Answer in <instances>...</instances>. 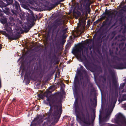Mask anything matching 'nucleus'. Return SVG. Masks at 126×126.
Returning a JSON list of instances; mask_svg holds the SVG:
<instances>
[{"label":"nucleus","instance_id":"nucleus-1","mask_svg":"<svg viewBox=\"0 0 126 126\" xmlns=\"http://www.w3.org/2000/svg\"><path fill=\"white\" fill-rule=\"evenodd\" d=\"M62 96L60 93H56L50 99L47 98L50 108L47 113V120L44 122V125L51 126V124L53 122L57 123L59 121L62 112V109L60 107Z\"/></svg>","mask_w":126,"mask_h":126},{"label":"nucleus","instance_id":"nucleus-2","mask_svg":"<svg viewBox=\"0 0 126 126\" xmlns=\"http://www.w3.org/2000/svg\"><path fill=\"white\" fill-rule=\"evenodd\" d=\"M111 60L113 63L116 64V65H112V68L117 69H123L126 68V61H123L122 58H120L116 56L112 55Z\"/></svg>","mask_w":126,"mask_h":126},{"label":"nucleus","instance_id":"nucleus-3","mask_svg":"<svg viewBox=\"0 0 126 126\" xmlns=\"http://www.w3.org/2000/svg\"><path fill=\"white\" fill-rule=\"evenodd\" d=\"M90 0H82V2H80L79 5L77 4L78 10L81 11L83 14L87 12L89 13L90 12V4L88 2Z\"/></svg>","mask_w":126,"mask_h":126},{"label":"nucleus","instance_id":"nucleus-4","mask_svg":"<svg viewBox=\"0 0 126 126\" xmlns=\"http://www.w3.org/2000/svg\"><path fill=\"white\" fill-rule=\"evenodd\" d=\"M115 121L118 125L109 124L108 126H126V119L121 113L117 115Z\"/></svg>","mask_w":126,"mask_h":126},{"label":"nucleus","instance_id":"nucleus-5","mask_svg":"<svg viewBox=\"0 0 126 126\" xmlns=\"http://www.w3.org/2000/svg\"><path fill=\"white\" fill-rule=\"evenodd\" d=\"M79 82L78 77L76 76L75 77V79L74 81V87L73 88V91L74 95H77L79 94L80 90V87L78 84L80 85L82 87V85L80 84V81H83L82 80ZM87 86L83 89H84Z\"/></svg>","mask_w":126,"mask_h":126},{"label":"nucleus","instance_id":"nucleus-6","mask_svg":"<svg viewBox=\"0 0 126 126\" xmlns=\"http://www.w3.org/2000/svg\"><path fill=\"white\" fill-rule=\"evenodd\" d=\"M85 115L82 113V121L83 122L82 124V126H90L91 125V122L90 120V115L87 110L86 108L85 110Z\"/></svg>","mask_w":126,"mask_h":126},{"label":"nucleus","instance_id":"nucleus-7","mask_svg":"<svg viewBox=\"0 0 126 126\" xmlns=\"http://www.w3.org/2000/svg\"><path fill=\"white\" fill-rule=\"evenodd\" d=\"M116 102V101L115 99L113 98H111L110 101L109 102L106 115L105 117H104L105 119H107L108 118V120H109V117H108L109 116L115 106Z\"/></svg>","mask_w":126,"mask_h":126},{"label":"nucleus","instance_id":"nucleus-8","mask_svg":"<svg viewBox=\"0 0 126 126\" xmlns=\"http://www.w3.org/2000/svg\"><path fill=\"white\" fill-rule=\"evenodd\" d=\"M80 70L85 76V79L83 81H81L80 82V84L82 85L83 88L84 89L87 86L88 83L89 82L90 79L88 75L87 71L84 68L82 65L80 66Z\"/></svg>","mask_w":126,"mask_h":126},{"label":"nucleus","instance_id":"nucleus-9","mask_svg":"<svg viewBox=\"0 0 126 126\" xmlns=\"http://www.w3.org/2000/svg\"><path fill=\"white\" fill-rule=\"evenodd\" d=\"M72 53L74 54H78L80 57L82 55L84 58L86 59V55L83 53V49L81 47L74 48L72 50Z\"/></svg>","mask_w":126,"mask_h":126},{"label":"nucleus","instance_id":"nucleus-10","mask_svg":"<svg viewBox=\"0 0 126 126\" xmlns=\"http://www.w3.org/2000/svg\"><path fill=\"white\" fill-rule=\"evenodd\" d=\"M14 10H11V12L12 13V15L14 16H16L19 13L21 12V9L19 4L18 2L15 1L13 4Z\"/></svg>","mask_w":126,"mask_h":126},{"label":"nucleus","instance_id":"nucleus-11","mask_svg":"<svg viewBox=\"0 0 126 126\" xmlns=\"http://www.w3.org/2000/svg\"><path fill=\"white\" fill-rule=\"evenodd\" d=\"M108 71L109 74L111 75L112 78L113 86L116 89L118 87L119 84L116 80L114 73L110 69H108Z\"/></svg>","mask_w":126,"mask_h":126},{"label":"nucleus","instance_id":"nucleus-12","mask_svg":"<svg viewBox=\"0 0 126 126\" xmlns=\"http://www.w3.org/2000/svg\"><path fill=\"white\" fill-rule=\"evenodd\" d=\"M20 35L19 33L17 32L15 33H12L9 35L8 39L11 40H16L19 38L20 37Z\"/></svg>","mask_w":126,"mask_h":126},{"label":"nucleus","instance_id":"nucleus-13","mask_svg":"<svg viewBox=\"0 0 126 126\" xmlns=\"http://www.w3.org/2000/svg\"><path fill=\"white\" fill-rule=\"evenodd\" d=\"M74 104L75 111L76 114V117L77 118H79L80 110L77 99L76 100V101L74 102Z\"/></svg>","mask_w":126,"mask_h":126},{"label":"nucleus","instance_id":"nucleus-14","mask_svg":"<svg viewBox=\"0 0 126 126\" xmlns=\"http://www.w3.org/2000/svg\"><path fill=\"white\" fill-rule=\"evenodd\" d=\"M102 39L101 35H99L94 39V42L96 44L97 46L100 47L101 46L102 42Z\"/></svg>","mask_w":126,"mask_h":126},{"label":"nucleus","instance_id":"nucleus-15","mask_svg":"<svg viewBox=\"0 0 126 126\" xmlns=\"http://www.w3.org/2000/svg\"><path fill=\"white\" fill-rule=\"evenodd\" d=\"M60 25H61L60 23H58L56 22L53 25V27L52 30V33H56V35H58V32L60 30V29L58 28L57 30V28L58 26Z\"/></svg>","mask_w":126,"mask_h":126},{"label":"nucleus","instance_id":"nucleus-16","mask_svg":"<svg viewBox=\"0 0 126 126\" xmlns=\"http://www.w3.org/2000/svg\"><path fill=\"white\" fill-rule=\"evenodd\" d=\"M11 27L12 25L10 23H7L5 24L4 28L7 32L11 33L13 31Z\"/></svg>","mask_w":126,"mask_h":126},{"label":"nucleus","instance_id":"nucleus-17","mask_svg":"<svg viewBox=\"0 0 126 126\" xmlns=\"http://www.w3.org/2000/svg\"><path fill=\"white\" fill-rule=\"evenodd\" d=\"M0 22L3 24H6L7 23V20L6 17L4 16V14L0 16Z\"/></svg>","mask_w":126,"mask_h":126},{"label":"nucleus","instance_id":"nucleus-18","mask_svg":"<svg viewBox=\"0 0 126 126\" xmlns=\"http://www.w3.org/2000/svg\"><path fill=\"white\" fill-rule=\"evenodd\" d=\"M2 7V10L3 11V12L5 14H7V15H10L11 14L12 15V13L11 14L10 13V10L9 8L6 7Z\"/></svg>","mask_w":126,"mask_h":126},{"label":"nucleus","instance_id":"nucleus-19","mask_svg":"<svg viewBox=\"0 0 126 126\" xmlns=\"http://www.w3.org/2000/svg\"><path fill=\"white\" fill-rule=\"evenodd\" d=\"M43 119L41 118L40 116H38L34 118V121L36 122H37L38 123H40L43 122Z\"/></svg>","mask_w":126,"mask_h":126},{"label":"nucleus","instance_id":"nucleus-20","mask_svg":"<svg viewBox=\"0 0 126 126\" xmlns=\"http://www.w3.org/2000/svg\"><path fill=\"white\" fill-rule=\"evenodd\" d=\"M67 29V28H66L63 30L61 29L60 30L58 34L60 36L62 35H64L66 33Z\"/></svg>","mask_w":126,"mask_h":126},{"label":"nucleus","instance_id":"nucleus-21","mask_svg":"<svg viewBox=\"0 0 126 126\" xmlns=\"http://www.w3.org/2000/svg\"><path fill=\"white\" fill-rule=\"evenodd\" d=\"M73 13L74 15L75 16L76 19H78V17L80 16L81 15V13L78 10H77L76 12L73 11Z\"/></svg>","mask_w":126,"mask_h":126},{"label":"nucleus","instance_id":"nucleus-22","mask_svg":"<svg viewBox=\"0 0 126 126\" xmlns=\"http://www.w3.org/2000/svg\"><path fill=\"white\" fill-rule=\"evenodd\" d=\"M101 113H100L99 115V122L100 124H102L103 122H105L107 121L106 119L103 117L102 118Z\"/></svg>","mask_w":126,"mask_h":126},{"label":"nucleus","instance_id":"nucleus-23","mask_svg":"<svg viewBox=\"0 0 126 126\" xmlns=\"http://www.w3.org/2000/svg\"><path fill=\"white\" fill-rule=\"evenodd\" d=\"M31 73V71L30 70H26V71L25 75V78L27 79V80H28L29 77L30 76Z\"/></svg>","mask_w":126,"mask_h":126},{"label":"nucleus","instance_id":"nucleus-24","mask_svg":"<svg viewBox=\"0 0 126 126\" xmlns=\"http://www.w3.org/2000/svg\"><path fill=\"white\" fill-rule=\"evenodd\" d=\"M59 4V2H57L54 4H51V7H49V10H51L53 8H54L57 5Z\"/></svg>","mask_w":126,"mask_h":126},{"label":"nucleus","instance_id":"nucleus-25","mask_svg":"<svg viewBox=\"0 0 126 126\" xmlns=\"http://www.w3.org/2000/svg\"><path fill=\"white\" fill-rule=\"evenodd\" d=\"M78 73L79 74H80V76L81 77L80 78V80H83V81H83L85 79V76L83 77V73L82 72H81L80 71V70L78 72Z\"/></svg>","mask_w":126,"mask_h":126},{"label":"nucleus","instance_id":"nucleus-26","mask_svg":"<svg viewBox=\"0 0 126 126\" xmlns=\"http://www.w3.org/2000/svg\"><path fill=\"white\" fill-rule=\"evenodd\" d=\"M124 12L121 9L119 10V14L120 16L121 17V18H120V20H121L122 19L123 17V16Z\"/></svg>","mask_w":126,"mask_h":126},{"label":"nucleus","instance_id":"nucleus-27","mask_svg":"<svg viewBox=\"0 0 126 126\" xmlns=\"http://www.w3.org/2000/svg\"><path fill=\"white\" fill-rule=\"evenodd\" d=\"M22 27L24 29V32H25L26 33H27L28 32L30 29V28L29 27L27 26H26L25 25H23L22 26Z\"/></svg>","mask_w":126,"mask_h":126},{"label":"nucleus","instance_id":"nucleus-28","mask_svg":"<svg viewBox=\"0 0 126 126\" xmlns=\"http://www.w3.org/2000/svg\"><path fill=\"white\" fill-rule=\"evenodd\" d=\"M122 50L123 52H125L123 54V56L124 57H126V42L125 44V47L122 49Z\"/></svg>","mask_w":126,"mask_h":126},{"label":"nucleus","instance_id":"nucleus-29","mask_svg":"<svg viewBox=\"0 0 126 126\" xmlns=\"http://www.w3.org/2000/svg\"><path fill=\"white\" fill-rule=\"evenodd\" d=\"M110 12L109 11H108L107 9H106L105 10V12L103 13L102 15L101 16H103V15H109L110 16Z\"/></svg>","mask_w":126,"mask_h":126},{"label":"nucleus","instance_id":"nucleus-30","mask_svg":"<svg viewBox=\"0 0 126 126\" xmlns=\"http://www.w3.org/2000/svg\"><path fill=\"white\" fill-rule=\"evenodd\" d=\"M0 32L3 35H5L6 37L8 38L9 34L7 33L5 31H1Z\"/></svg>","mask_w":126,"mask_h":126},{"label":"nucleus","instance_id":"nucleus-31","mask_svg":"<svg viewBox=\"0 0 126 126\" xmlns=\"http://www.w3.org/2000/svg\"><path fill=\"white\" fill-rule=\"evenodd\" d=\"M120 8H121V10H122L124 12H126V5H125L123 7H122V5H120Z\"/></svg>","mask_w":126,"mask_h":126},{"label":"nucleus","instance_id":"nucleus-32","mask_svg":"<svg viewBox=\"0 0 126 126\" xmlns=\"http://www.w3.org/2000/svg\"><path fill=\"white\" fill-rule=\"evenodd\" d=\"M9 19L10 20L11 23H13L15 21V19L13 17L11 16L9 17Z\"/></svg>","mask_w":126,"mask_h":126},{"label":"nucleus","instance_id":"nucleus-33","mask_svg":"<svg viewBox=\"0 0 126 126\" xmlns=\"http://www.w3.org/2000/svg\"><path fill=\"white\" fill-rule=\"evenodd\" d=\"M106 60L108 62V64H109V65H110V66L112 67L111 66L112 65H111V63L110 61V60L109 59L108 57L106 59Z\"/></svg>","mask_w":126,"mask_h":126},{"label":"nucleus","instance_id":"nucleus-34","mask_svg":"<svg viewBox=\"0 0 126 126\" xmlns=\"http://www.w3.org/2000/svg\"><path fill=\"white\" fill-rule=\"evenodd\" d=\"M99 35H101L102 39H103L104 38H105L106 36V34H105V33H101Z\"/></svg>","mask_w":126,"mask_h":126},{"label":"nucleus","instance_id":"nucleus-35","mask_svg":"<svg viewBox=\"0 0 126 126\" xmlns=\"http://www.w3.org/2000/svg\"><path fill=\"white\" fill-rule=\"evenodd\" d=\"M125 85V83H123L121 84L120 86V89H122Z\"/></svg>","mask_w":126,"mask_h":126},{"label":"nucleus","instance_id":"nucleus-36","mask_svg":"<svg viewBox=\"0 0 126 126\" xmlns=\"http://www.w3.org/2000/svg\"><path fill=\"white\" fill-rule=\"evenodd\" d=\"M71 46V44L70 43H69L67 44L66 47V48H69Z\"/></svg>","mask_w":126,"mask_h":126},{"label":"nucleus","instance_id":"nucleus-37","mask_svg":"<svg viewBox=\"0 0 126 126\" xmlns=\"http://www.w3.org/2000/svg\"><path fill=\"white\" fill-rule=\"evenodd\" d=\"M107 22L106 21H104L102 23V26H104L107 25Z\"/></svg>","mask_w":126,"mask_h":126},{"label":"nucleus","instance_id":"nucleus-38","mask_svg":"<svg viewBox=\"0 0 126 126\" xmlns=\"http://www.w3.org/2000/svg\"><path fill=\"white\" fill-rule=\"evenodd\" d=\"M29 3L32 5L34 4V2L32 0H29Z\"/></svg>","mask_w":126,"mask_h":126},{"label":"nucleus","instance_id":"nucleus-39","mask_svg":"<svg viewBox=\"0 0 126 126\" xmlns=\"http://www.w3.org/2000/svg\"><path fill=\"white\" fill-rule=\"evenodd\" d=\"M31 17L33 20H36V18H35L34 16V14L31 15Z\"/></svg>","mask_w":126,"mask_h":126},{"label":"nucleus","instance_id":"nucleus-40","mask_svg":"<svg viewBox=\"0 0 126 126\" xmlns=\"http://www.w3.org/2000/svg\"><path fill=\"white\" fill-rule=\"evenodd\" d=\"M84 64V66L87 69V68L88 67H89V63H86Z\"/></svg>","mask_w":126,"mask_h":126},{"label":"nucleus","instance_id":"nucleus-41","mask_svg":"<svg viewBox=\"0 0 126 126\" xmlns=\"http://www.w3.org/2000/svg\"><path fill=\"white\" fill-rule=\"evenodd\" d=\"M23 7L24 8L28 10V11H29V10L30 9L26 5H23Z\"/></svg>","mask_w":126,"mask_h":126},{"label":"nucleus","instance_id":"nucleus-42","mask_svg":"<svg viewBox=\"0 0 126 126\" xmlns=\"http://www.w3.org/2000/svg\"><path fill=\"white\" fill-rule=\"evenodd\" d=\"M28 12H29V14L31 15H32L34 14L32 12V11L30 9H29V10Z\"/></svg>","mask_w":126,"mask_h":126},{"label":"nucleus","instance_id":"nucleus-43","mask_svg":"<svg viewBox=\"0 0 126 126\" xmlns=\"http://www.w3.org/2000/svg\"><path fill=\"white\" fill-rule=\"evenodd\" d=\"M124 42H123L120 43L119 45V47H122L124 46Z\"/></svg>","mask_w":126,"mask_h":126},{"label":"nucleus","instance_id":"nucleus-44","mask_svg":"<svg viewBox=\"0 0 126 126\" xmlns=\"http://www.w3.org/2000/svg\"><path fill=\"white\" fill-rule=\"evenodd\" d=\"M100 20H99V19H98L95 22H94V24H96L98 23L100 21Z\"/></svg>","mask_w":126,"mask_h":126},{"label":"nucleus","instance_id":"nucleus-45","mask_svg":"<svg viewBox=\"0 0 126 126\" xmlns=\"http://www.w3.org/2000/svg\"><path fill=\"white\" fill-rule=\"evenodd\" d=\"M101 16V17L99 19V20H100V21H101L102 20L104 19L105 17V16Z\"/></svg>","mask_w":126,"mask_h":126},{"label":"nucleus","instance_id":"nucleus-46","mask_svg":"<svg viewBox=\"0 0 126 126\" xmlns=\"http://www.w3.org/2000/svg\"><path fill=\"white\" fill-rule=\"evenodd\" d=\"M38 97H39V98H41L42 99H43L44 97L43 96L42 94H38Z\"/></svg>","mask_w":126,"mask_h":126},{"label":"nucleus","instance_id":"nucleus-47","mask_svg":"<svg viewBox=\"0 0 126 126\" xmlns=\"http://www.w3.org/2000/svg\"><path fill=\"white\" fill-rule=\"evenodd\" d=\"M2 15H3V12L0 9V16H1Z\"/></svg>","mask_w":126,"mask_h":126},{"label":"nucleus","instance_id":"nucleus-48","mask_svg":"<svg viewBox=\"0 0 126 126\" xmlns=\"http://www.w3.org/2000/svg\"><path fill=\"white\" fill-rule=\"evenodd\" d=\"M126 39V38L125 36H123L122 37V40L123 41H125Z\"/></svg>","mask_w":126,"mask_h":126},{"label":"nucleus","instance_id":"nucleus-49","mask_svg":"<svg viewBox=\"0 0 126 126\" xmlns=\"http://www.w3.org/2000/svg\"><path fill=\"white\" fill-rule=\"evenodd\" d=\"M96 34H95L94 36H93V41H94V39H95V38H95V37L96 36Z\"/></svg>","mask_w":126,"mask_h":126},{"label":"nucleus","instance_id":"nucleus-50","mask_svg":"<svg viewBox=\"0 0 126 126\" xmlns=\"http://www.w3.org/2000/svg\"><path fill=\"white\" fill-rule=\"evenodd\" d=\"M111 21H109L107 23V25H108V26L110 25L111 24Z\"/></svg>","mask_w":126,"mask_h":126},{"label":"nucleus","instance_id":"nucleus-51","mask_svg":"<svg viewBox=\"0 0 126 126\" xmlns=\"http://www.w3.org/2000/svg\"><path fill=\"white\" fill-rule=\"evenodd\" d=\"M93 100L95 101L96 104L97 103V99L96 97L94 98H93Z\"/></svg>","mask_w":126,"mask_h":126},{"label":"nucleus","instance_id":"nucleus-52","mask_svg":"<svg viewBox=\"0 0 126 126\" xmlns=\"http://www.w3.org/2000/svg\"><path fill=\"white\" fill-rule=\"evenodd\" d=\"M62 37L63 39H65L66 38V36L64 35H62Z\"/></svg>","mask_w":126,"mask_h":126},{"label":"nucleus","instance_id":"nucleus-53","mask_svg":"<svg viewBox=\"0 0 126 126\" xmlns=\"http://www.w3.org/2000/svg\"><path fill=\"white\" fill-rule=\"evenodd\" d=\"M59 61H59L56 60V64H58L59 63Z\"/></svg>","mask_w":126,"mask_h":126},{"label":"nucleus","instance_id":"nucleus-54","mask_svg":"<svg viewBox=\"0 0 126 126\" xmlns=\"http://www.w3.org/2000/svg\"><path fill=\"white\" fill-rule=\"evenodd\" d=\"M96 50V51L98 53H99V52H100V51H99V48L98 47L97 48Z\"/></svg>","mask_w":126,"mask_h":126},{"label":"nucleus","instance_id":"nucleus-55","mask_svg":"<svg viewBox=\"0 0 126 126\" xmlns=\"http://www.w3.org/2000/svg\"><path fill=\"white\" fill-rule=\"evenodd\" d=\"M92 40L91 39H89V41L88 42V43H90L92 42Z\"/></svg>","mask_w":126,"mask_h":126},{"label":"nucleus","instance_id":"nucleus-56","mask_svg":"<svg viewBox=\"0 0 126 126\" xmlns=\"http://www.w3.org/2000/svg\"><path fill=\"white\" fill-rule=\"evenodd\" d=\"M109 18H107L106 19V20L105 21H107V22H108L109 21Z\"/></svg>","mask_w":126,"mask_h":126},{"label":"nucleus","instance_id":"nucleus-57","mask_svg":"<svg viewBox=\"0 0 126 126\" xmlns=\"http://www.w3.org/2000/svg\"><path fill=\"white\" fill-rule=\"evenodd\" d=\"M103 79H104V80L105 81H106V78H105V77H103Z\"/></svg>","mask_w":126,"mask_h":126},{"label":"nucleus","instance_id":"nucleus-58","mask_svg":"<svg viewBox=\"0 0 126 126\" xmlns=\"http://www.w3.org/2000/svg\"><path fill=\"white\" fill-rule=\"evenodd\" d=\"M26 71L25 70V69L24 68L22 70V73H23V72L24 71Z\"/></svg>","mask_w":126,"mask_h":126},{"label":"nucleus","instance_id":"nucleus-59","mask_svg":"<svg viewBox=\"0 0 126 126\" xmlns=\"http://www.w3.org/2000/svg\"><path fill=\"white\" fill-rule=\"evenodd\" d=\"M102 64L104 66L105 65V62H103L102 63Z\"/></svg>","mask_w":126,"mask_h":126},{"label":"nucleus","instance_id":"nucleus-60","mask_svg":"<svg viewBox=\"0 0 126 126\" xmlns=\"http://www.w3.org/2000/svg\"><path fill=\"white\" fill-rule=\"evenodd\" d=\"M124 108L125 110H126V106L125 105L124 106Z\"/></svg>","mask_w":126,"mask_h":126},{"label":"nucleus","instance_id":"nucleus-61","mask_svg":"<svg viewBox=\"0 0 126 126\" xmlns=\"http://www.w3.org/2000/svg\"><path fill=\"white\" fill-rule=\"evenodd\" d=\"M87 14H86V17L85 18V20H86L87 19Z\"/></svg>","mask_w":126,"mask_h":126},{"label":"nucleus","instance_id":"nucleus-62","mask_svg":"<svg viewBox=\"0 0 126 126\" xmlns=\"http://www.w3.org/2000/svg\"><path fill=\"white\" fill-rule=\"evenodd\" d=\"M16 100V99L15 98H13V99L12 100V101H15Z\"/></svg>","mask_w":126,"mask_h":126},{"label":"nucleus","instance_id":"nucleus-63","mask_svg":"<svg viewBox=\"0 0 126 126\" xmlns=\"http://www.w3.org/2000/svg\"><path fill=\"white\" fill-rule=\"evenodd\" d=\"M2 48V46L1 44H0V49Z\"/></svg>","mask_w":126,"mask_h":126},{"label":"nucleus","instance_id":"nucleus-64","mask_svg":"<svg viewBox=\"0 0 126 126\" xmlns=\"http://www.w3.org/2000/svg\"><path fill=\"white\" fill-rule=\"evenodd\" d=\"M65 41L64 40H63L62 41V43H64Z\"/></svg>","mask_w":126,"mask_h":126}]
</instances>
